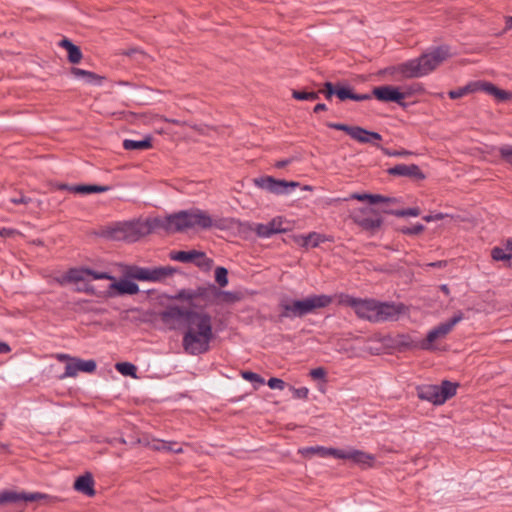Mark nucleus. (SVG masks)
<instances>
[{
    "mask_svg": "<svg viewBox=\"0 0 512 512\" xmlns=\"http://www.w3.org/2000/svg\"><path fill=\"white\" fill-rule=\"evenodd\" d=\"M196 300V306L188 304V307L168 305L160 311V321L170 330L182 328L183 332H203L213 329V318L210 313L204 310V305Z\"/></svg>",
    "mask_w": 512,
    "mask_h": 512,
    "instance_id": "nucleus-1",
    "label": "nucleus"
},
{
    "mask_svg": "<svg viewBox=\"0 0 512 512\" xmlns=\"http://www.w3.org/2000/svg\"><path fill=\"white\" fill-rule=\"evenodd\" d=\"M332 302L333 297L326 294H312L303 299L284 296L279 300L280 313L275 322L282 323L285 319L303 318L308 314L316 313L318 309L328 307Z\"/></svg>",
    "mask_w": 512,
    "mask_h": 512,
    "instance_id": "nucleus-2",
    "label": "nucleus"
},
{
    "mask_svg": "<svg viewBox=\"0 0 512 512\" xmlns=\"http://www.w3.org/2000/svg\"><path fill=\"white\" fill-rule=\"evenodd\" d=\"M174 301H182L196 306V300L204 302V306L209 305L214 300L219 299L223 303L232 304L241 300L238 292L224 291L214 284L198 286L196 289H180L175 295L169 297Z\"/></svg>",
    "mask_w": 512,
    "mask_h": 512,
    "instance_id": "nucleus-3",
    "label": "nucleus"
},
{
    "mask_svg": "<svg viewBox=\"0 0 512 512\" xmlns=\"http://www.w3.org/2000/svg\"><path fill=\"white\" fill-rule=\"evenodd\" d=\"M449 55L448 46H438L418 58L400 64L397 70L406 78L422 77L436 69Z\"/></svg>",
    "mask_w": 512,
    "mask_h": 512,
    "instance_id": "nucleus-4",
    "label": "nucleus"
},
{
    "mask_svg": "<svg viewBox=\"0 0 512 512\" xmlns=\"http://www.w3.org/2000/svg\"><path fill=\"white\" fill-rule=\"evenodd\" d=\"M99 235L109 240L125 241L128 243L137 242L145 236L144 226L140 219L115 222L109 226L103 227Z\"/></svg>",
    "mask_w": 512,
    "mask_h": 512,
    "instance_id": "nucleus-5",
    "label": "nucleus"
},
{
    "mask_svg": "<svg viewBox=\"0 0 512 512\" xmlns=\"http://www.w3.org/2000/svg\"><path fill=\"white\" fill-rule=\"evenodd\" d=\"M459 383L443 380L440 385L424 384L416 388L419 399L433 405H442L457 393Z\"/></svg>",
    "mask_w": 512,
    "mask_h": 512,
    "instance_id": "nucleus-6",
    "label": "nucleus"
},
{
    "mask_svg": "<svg viewBox=\"0 0 512 512\" xmlns=\"http://www.w3.org/2000/svg\"><path fill=\"white\" fill-rule=\"evenodd\" d=\"M215 339L214 329L203 332H183L182 348L191 356H199L211 350V343Z\"/></svg>",
    "mask_w": 512,
    "mask_h": 512,
    "instance_id": "nucleus-7",
    "label": "nucleus"
},
{
    "mask_svg": "<svg viewBox=\"0 0 512 512\" xmlns=\"http://www.w3.org/2000/svg\"><path fill=\"white\" fill-rule=\"evenodd\" d=\"M175 227L177 232L187 229L199 227L201 229H209L214 223L211 216L199 208L189 210H181L175 213Z\"/></svg>",
    "mask_w": 512,
    "mask_h": 512,
    "instance_id": "nucleus-8",
    "label": "nucleus"
},
{
    "mask_svg": "<svg viewBox=\"0 0 512 512\" xmlns=\"http://www.w3.org/2000/svg\"><path fill=\"white\" fill-rule=\"evenodd\" d=\"M340 302L341 304L351 307L359 318L376 323L378 301L374 299H361L350 295H343Z\"/></svg>",
    "mask_w": 512,
    "mask_h": 512,
    "instance_id": "nucleus-9",
    "label": "nucleus"
},
{
    "mask_svg": "<svg viewBox=\"0 0 512 512\" xmlns=\"http://www.w3.org/2000/svg\"><path fill=\"white\" fill-rule=\"evenodd\" d=\"M463 319V313L461 311L454 314L448 321L440 323L438 326L431 329L425 339L419 341V349L425 351H431L434 349L433 343L439 338H443L448 335L454 326Z\"/></svg>",
    "mask_w": 512,
    "mask_h": 512,
    "instance_id": "nucleus-10",
    "label": "nucleus"
},
{
    "mask_svg": "<svg viewBox=\"0 0 512 512\" xmlns=\"http://www.w3.org/2000/svg\"><path fill=\"white\" fill-rule=\"evenodd\" d=\"M253 181L258 188H261L276 195L289 194L291 190L295 189L300 185V183L296 181L280 180L272 176L258 177L255 178Z\"/></svg>",
    "mask_w": 512,
    "mask_h": 512,
    "instance_id": "nucleus-11",
    "label": "nucleus"
},
{
    "mask_svg": "<svg viewBox=\"0 0 512 512\" xmlns=\"http://www.w3.org/2000/svg\"><path fill=\"white\" fill-rule=\"evenodd\" d=\"M169 258L173 261L182 263H194L199 268L209 269L213 264V260L211 258H208L204 252L197 250H174L169 253Z\"/></svg>",
    "mask_w": 512,
    "mask_h": 512,
    "instance_id": "nucleus-12",
    "label": "nucleus"
},
{
    "mask_svg": "<svg viewBox=\"0 0 512 512\" xmlns=\"http://www.w3.org/2000/svg\"><path fill=\"white\" fill-rule=\"evenodd\" d=\"M372 97H375L378 101L384 103H396L401 107H406L404 102V96L401 93L400 87L392 85H383L374 87L371 93H368Z\"/></svg>",
    "mask_w": 512,
    "mask_h": 512,
    "instance_id": "nucleus-13",
    "label": "nucleus"
},
{
    "mask_svg": "<svg viewBox=\"0 0 512 512\" xmlns=\"http://www.w3.org/2000/svg\"><path fill=\"white\" fill-rule=\"evenodd\" d=\"M48 499H51L48 494L40 492L27 493L12 490H4L0 492V505L8 503L18 504L20 502H35Z\"/></svg>",
    "mask_w": 512,
    "mask_h": 512,
    "instance_id": "nucleus-14",
    "label": "nucleus"
},
{
    "mask_svg": "<svg viewBox=\"0 0 512 512\" xmlns=\"http://www.w3.org/2000/svg\"><path fill=\"white\" fill-rule=\"evenodd\" d=\"M407 307L403 303L379 302L376 312V323L385 321H396L399 316L405 314Z\"/></svg>",
    "mask_w": 512,
    "mask_h": 512,
    "instance_id": "nucleus-15",
    "label": "nucleus"
},
{
    "mask_svg": "<svg viewBox=\"0 0 512 512\" xmlns=\"http://www.w3.org/2000/svg\"><path fill=\"white\" fill-rule=\"evenodd\" d=\"M144 226V234L149 235L156 230H164L167 233H174L176 231L175 213L166 217L148 218L142 221Z\"/></svg>",
    "mask_w": 512,
    "mask_h": 512,
    "instance_id": "nucleus-16",
    "label": "nucleus"
},
{
    "mask_svg": "<svg viewBox=\"0 0 512 512\" xmlns=\"http://www.w3.org/2000/svg\"><path fill=\"white\" fill-rule=\"evenodd\" d=\"M337 459L351 460L362 468H370L375 462L373 454L352 448L348 450L339 449Z\"/></svg>",
    "mask_w": 512,
    "mask_h": 512,
    "instance_id": "nucleus-17",
    "label": "nucleus"
},
{
    "mask_svg": "<svg viewBox=\"0 0 512 512\" xmlns=\"http://www.w3.org/2000/svg\"><path fill=\"white\" fill-rule=\"evenodd\" d=\"M139 292V286L134 281L129 279H121L120 281L113 280L108 286L106 294L108 297L135 295Z\"/></svg>",
    "mask_w": 512,
    "mask_h": 512,
    "instance_id": "nucleus-18",
    "label": "nucleus"
},
{
    "mask_svg": "<svg viewBox=\"0 0 512 512\" xmlns=\"http://www.w3.org/2000/svg\"><path fill=\"white\" fill-rule=\"evenodd\" d=\"M390 176L408 177L416 181L426 179V175L417 164H397L387 170Z\"/></svg>",
    "mask_w": 512,
    "mask_h": 512,
    "instance_id": "nucleus-19",
    "label": "nucleus"
},
{
    "mask_svg": "<svg viewBox=\"0 0 512 512\" xmlns=\"http://www.w3.org/2000/svg\"><path fill=\"white\" fill-rule=\"evenodd\" d=\"M326 126L331 129L347 133L352 139L359 143L368 144L370 142V139H368V130L361 126H350L347 124L334 122H328L326 123Z\"/></svg>",
    "mask_w": 512,
    "mask_h": 512,
    "instance_id": "nucleus-20",
    "label": "nucleus"
},
{
    "mask_svg": "<svg viewBox=\"0 0 512 512\" xmlns=\"http://www.w3.org/2000/svg\"><path fill=\"white\" fill-rule=\"evenodd\" d=\"M97 368V363L95 360H82L80 358H76L71 363H67L65 367V372L61 379L66 377H75L79 371L86 373H93Z\"/></svg>",
    "mask_w": 512,
    "mask_h": 512,
    "instance_id": "nucleus-21",
    "label": "nucleus"
},
{
    "mask_svg": "<svg viewBox=\"0 0 512 512\" xmlns=\"http://www.w3.org/2000/svg\"><path fill=\"white\" fill-rule=\"evenodd\" d=\"M294 241L296 244H298L301 247L308 248H316L321 243L327 242V241H333V237L327 236L325 234H320L317 232H310L307 235H297L294 236Z\"/></svg>",
    "mask_w": 512,
    "mask_h": 512,
    "instance_id": "nucleus-22",
    "label": "nucleus"
},
{
    "mask_svg": "<svg viewBox=\"0 0 512 512\" xmlns=\"http://www.w3.org/2000/svg\"><path fill=\"white\" fill-rule=\"evenodd\" d=\"M94 486L95 481L93 475L90 472H86L85 474L78 476L73 484L74 490L88 497L95 496L96 490Z\"/></svg>",
    "mask_w": 512,
    "mask_h": 512,
    "instance_id": "nucleus-23",
    "label": "nucleus"
},
{
    "mask_svg": "<svg viewBox=\"0 0 512 512\" xmlns=\"http://www.w3.org/2000/svg\"><path fill=\"white\" fill-rule=\"evenodd\" d=\"M366 211L367 209L360 210L359 214L355 213L352 215V219L363 230L374 232L382 226L383 219L381 217H365L363 214Z\"/></svg>",
    "mask_w": 512,
    "mask_h": 512,
    "instance_id": "nucleus-24",
    "label": "nucleus"
},
{
    "mask_svg": "<svg viewBox=\"0 0 512 512\" xmlns=\"http://www.w3.org/2000/svg\"><path fill=\"white\" fill-rule=\"evenodd\" d=\"M336 97L340 101H346V100L366 101V100L371 99V95L355 93L351 86L342 85L340 83H336Z\"/></svg>",
    "mask_w": 512,
    "mask_h": 512,
    "instance_id": "nucleus-25",
    "label": "nucleus"
},
{
    "mask_svg": "<svg viewBox=\"0 0 512 512\" xmlns=\"http://www.w3.org/2000/svg\"><path fill=\"white\" fill-rule=\"evenodd\" d=\"M339 449L337 448H327L324 446H309V447H303L298 450L299 454H301L304 457H312L314 455H317L321 458H326L329 456H332L337 459Z\"/></svg>",
    "mask_w": 512,
    "mask_h": 512,
    "instance_id": "nucleus-26",
    "label": "nucleus"
},
{
    "mask_svg": "<svg viewBox=\"0 0 512 512\" xmlns=\"http://www.w3.org/2000/svg\"><path fill=\"white\" fill-rule=\"evenodd\" d=\"M491 257L494 261H510L512 259V238L502 242V246L491 249Z\"/></svg>",
    "mask_w": 512,
    "mask_h": 512,
    "instance_id": "nucleus-27",
    "label": "nucleus"
},
{
    "mask_svg": "<svg viewBox=\"0 0 512 512\" xmlns=\"http://www.w3.org/2000/svg\"><path fill=\"white\" fill-rule=\"evenodd\" d=\"M349 199H355L358 201H367L369 204L374 205L378 203H396L397 198L385 197L380 194H369V193H353Z\"/></svg>",
    "mask_w": 512,
    "mask_h": 512,
    "instance_id": "nucleus-28",
    "label": "nucleus"
},
{
    "mask_svg": "<svg viewBox=\"0 0 512 512\" xmlns=\"http://www.w3.org/2000/svg\"><path fill=\"white\" fill-rule=\"evenodd\" d=\"M59 46L64 48L68 53V61L77 64L81 61L83 54L81 49L75 45L70 39L64 37L60 40Z\"/></svg>",
    "mask_w": 512,
    "mask_h": 512,
    "instance_id": "nucleus-29",
    "label": "nucleus"
},
{
    "mask_svg": "<svg viewBox=\"0 0 512 512\" xmlns=\"http://www.w3.org/2000/svg\"><path fill=\"white\" fill-rule=\"evenodd\" d=\"M150 267H140L137 265H130L125 271L127 278L151 282Z\"/></svg>",
    "mask_w": 512,
    "mask_h": 512,
    "instance_id": "nucleus-30",
    "label": "nucleus"
},
{
    "mask_svg": "<svg viewBox=\"0 0 512 512\" xmlns=\"http://www.w3.org/2000/svg\"><path fill=\"white\" fill-rule=\"evenodd\" d=\"M71 74L76 78H83L87 84L101 85L104 77L81 68L72 67Z\"/></svg>",
    "mask_w": 512,
    "mask_h": 512,
    "instance_id": "nucleus-31",
    "label": "nucleus"
},
{
    "mask_svg": "<svg viewBox=\"0 0 512 512\" xmlns=\"http://www.w3.org/2000/svg\"><path fill=\"white\" fill-rule=\"evenodd\" d=\"M178 269L172 266L150 267L151 282H161L173 276Z\"/></svg>",
    "mask_w": 512,
    "mask_h": 512,
    "instance_id": "nucleus-32",
    "label": "nucleus"
},
{
    "mask_svg": "<svg viewBox=\"0 0 512 512\" xmlns=\"http://www.w3.org/2000/svg\"><path fill=\"white\" fill-rule=\"evenodd\" d=\"M152 147V139L150 136L145 137L142 140L125 139L123 141V148L125 150H148Z\"/></svg>",
    "mask_w": 512,
    "mask_h": 512,
    "instance_id": "nucleus-33",
    "label": "nucleus"
},
{
    "mask_svg": "<svg viewBox=\"0 0 512 512\" xmlns=\"http://www.w3.org/2000/svg\"><path fill=\"white\" fill-rule=\"evenodd\" d=\"M73 193L75 194H92V193H102L107 192L111 189L110 186L105 185H96V184H79L74 185Z\"/></svg>",
    "mask_w": 512,
    "mask_h": 512,
    "instance_id": "nucleus-34",
    "label": "nucleus"
},
{
    "mask_svg": "<svg viewBox=\"0 0 512 512\" xmlns=\"http://www.w3.org/2000/svg\"><path fill=\"white\" fill-rule=\"evenodd\" d=\"M86 271H87L86 267L70 268L63 275V281H66L68 283H78V282L84 281L85 277L87 276Z\"/></svg>",
    "mask_w": 512,
    "mask_h": 512,
    "instance_id": "nucleus-35",
    "label": "nucleus"
},
{
    "mask_svg": "<svg viewBox=\"0 0 512 512\" xmlns=\"http://www.w3.org/2000/svg\"><path fill=\"white\" fill-rule=\"evenodd\" d=\"M385 214L388 215H394L396 217H417L421 214V210L419 207H410L405 209H398V210H384Z\"/></svg>",
    "mask_w": 512,
    "mask_h": 512,
    "instance_id": "nucleus-36",
    "label": "nucleus"
},
{
    "mask_svg": "<svg viewBox=\"0 0 512 512\" xmlns=\"http://www.w3.org/2000/svg\"><path fill=\"white\" fill-rule=\"evenodd\" d=\"M475 87H476V84H474V82H471L463 87L449 91L448 96L450 99H453V100L459 99L471 92H475Z\"/></svg>",
    "mask_w": 512,
    "mask_h": 512,
    "instance_id": "nucleus-37",
    "label": "nucleus"
},
{
    "mask_svg": "<svg viewBox=\"0 0 512 512\" xmlns=\"http://www.w3.org/2000/svg\"><path fill=\"white\" fill-rule=\"evenodd\" d=\"M397 346L401 349H416L419 348V342L415 341L409 335H399L396 340Z\"/></svg>",
    "mask_w": 512,
    "mask_h": 512,
    "instance_id": "nucleus-38",
    "label": "nucleus"
},
{
    "mask_svg": "<svg viewBox=\"0 0 512 512\" xmlns=\"http://www.w3.org/2000/svg\"><path fill=\"white\" fill-rule=\"evenodd\" d=\"M292 97L299 101H315L319 99V92L305 91V90H293Z\"/></svg>",
    "mask_w": 512,
    "mask_h": 512,
    "instance_id": "nucleus-39",
    "label": "nucleus"
},
{
    "mask_svg": "<svg viewBox=\"0 0 512 512\" xmlns=\"http://www.w3.org/2000/svg\"><path fill=\"white\" fill-rule=\"evenodd\" d=\"M215 281L219 285V288L225 287L228 285V270L225 267L218 266L215 269L214 273Z\"/></svg>",
    "mask_w": 512,
    "mask_h": 512,
    "instance_id": "nucleus-40",
    "label": "nucleus"
},
{
    "mask_svg": "<svg viewBox=\"0 0 512 512\" xmlns=\"http://www.w3.org/2000/svg\"><path fill=\"white\" fill-rule=\"evenodd\" d=\"M116 369L124 376L135 377L137 368L130 362H120L116 364Z\"/></svg>",
    "mask_w": 512,
    "mask_h": 512,
    "instance_id": "nucleus-41",
    "label": "nucleus"
},
{
    "mask_svg": "<svg viewBox=\"0 0 512 512\" xmlns=\"http://www.w3.org/2000/svg\"><path fill=\"white\" fill-rule=\"evenodd\" d=\"M377 149H379L384 155L389 157H406L414 154L413 152L406 149L391 150L389 148L383 147L382 145H377Z\"/></svg>",
    "mask_w": 512,
    "mask_h": 512,
    "instance_id": "nucleus-42",
    "label": "nucleus"
},
{
    "mask_svg": "<svg viewBox=\"0 0 512 512\" xmlns=\"http://www.w3.org/2000/svg\"><path fill=\"white\" fill-rule=\"evenodd\" d=\"M254 231L257 234V236H259L261 238H269L272 235L276 234V230L273 229V228H270L268 223H266V224H262V223L256 224Z\"/></svg>",
    "mask_w": 512,
    "mask_h": 512,
    "instance_id": "nucleus-43",
    "label": "nucleus"
},
{
    "mask_svg": "<svg viewBox=\"0 0 512 512\" xmlns=\"http://www.w3.org/2000/svg\"><path fill=\"white\" fill-rule=\"evenodd\" d=\"M474 84H476V87H475V91H483L489 95H492L494 96L498 87H496L494 84L490 83V82H481V81H477V82H474Z\"/></svg>",
    "mask_w": 512,
    "mask_h": 512,
    "instance_id": "nucleus-44",
    "label": "nucleus"
},
{
    "mask_svg": "<svg viewBox=\"0 0 512 512\" xmlns=\"http://www.w3.org/2000/svg\"><path fill=\"white\" fill-rule=\"evenodd\" d=\"M400 89H401V93L404 96V99L423 91L422 85L419 83H414L412 85L403 86Z\"/></svg>",
    "mask_w": 512,
    "mask_h": 512,
    "instance_id": "nucleus-45",
    "label": "nucleus"
},
{
    "mask_svg": "<svg viewBox=\"0 0 512 512\" xmlns=\"http://www.w3.org/2000/svg\"><path fill=\"white\" fill-rule=\"evenodd\" d=\"M86 273L87 276H91L94 280H115V277L113 275L105 271H95L91 268H87Z\"/></svg>",
    "mask_w": 512,
    "mask_h": 512,
    "instance_id": "nucleus-46",
    "label": "nucleus"
},
{
    "mask_svg": "<svg viewBox=\"0 0 512 512\" xmlns=\"http://www.w3.org/2000/svg\"><path fill=\"white\" fill-rule=\"evenodd\" d=\"M498 152L501 159L512 166V145H503Z\"/></svg>",
    "mask_w": 512,
    "mask_h": 512,
    "instance_id": "nucleus-47",
    "label": "nucleus"
},
{
    "mask_svg": "<svg viewBox=\"0 0 512 512\" xmlns=\"http://www.w3.org/2000/svg\"><path fill=\"white\" fill-rule=\"evenodd\" d=\"M498 152L501 159L512 166V145H503Z\"/></svg>",
    "mask_w": 512,
    "mask_h": 512,
    "instance_id": "nucleus-48",
    "label": "nucleus"
},
{
    "mask_svg": "<svg viewBox=\"0 0 512 512\" xmlns=\"http://www.w3.org/2000/svg\"><path fill=\"white\" fill-rule=\"evenodd\" d=\"M323 87L324 88L318 92L319 94L323 93L327 100H331L334 95L336 96V84L327 81L323 84Z\"/></svg>",
    "mask_w": 512,
    "mask_h": 512,
    "instance_id": "nucleus-49",
    "label": "nucleus"
},
{
    "mask_svg": "<svg viewBox=\"0 0 512 512\" xmlns=\"http://www.w3.org/2000/svg\"><path fill=\"white\" fill-rule=\"evenodd\" d=\"M424 230H425V226L420 223H417L412 227H403V228L399 229V231L404 235H419Z\"/></svg>",
    "mask_w": 512,
    "mask_h": 512,
    "instance_id": "nucleus-50",
    "label": "nucleus"
},
{
    "mask_svg": "<svg viewBox=\"0 0 512 512\" xmlns=\"http://www.w3.org/2000/svg\"><path fill=\"white\" fill-rule=\"evenodd\" d=\"M242 377L250 382L258 383L259 385H263L265 383L264 378H262L259 374L252 371H243Z\"/></svg>",
    "mask_w": 512,
    "mask_h": 512,
    "instance_id": "nucleus-51",
    "label": "nucleus"
},
{
    "mask_svg": "<svg viewBox=\"0 0 512 512\" xmlns=\"http://www.w3.org/2000/svg\"><path fill=\"white\" fill-rule=\"evenodd\" d=\"M309 375L314 380H323L326 381V370L323 367H317L314 369H311L309 372Z\"/></svg>",
    "mask_w": 512,
    "mask_h": 512,
    "instance_id": "nucleus-52",
    "label": "nucleus"
},
{
    "mask_svg": "<svg viewBox=\"0 0 512 512\" xmlns=\"http://www.w3.org/2000/svg\"><path fill=\"white\" fill-rule=\"evenodd\" d=\"M267 385L271 389L283 390L286 386V383L280 378L272 377L268 380Z\"/></svg>",
    "mask_w": 512,
    "mask_h": 512,
    "instance_id": "nucleus-53",
    "label": "nucleus"
},
{
    "mask_svg": "<svg viewBox=\"0 0 512 512\" xmlns=\"http://www.w3.org/2000/svg\"><path fill=\"white\" fill-rule=\"evenodd\" d=\"M290 389L293 392L294 398L306 399L308 397L309 390L306 387L295 388L291 386Z\"/></svg>",
    "mask_w": 512,
    "mask_h": 512,
    "instance_id": "nucleus-54",
    "label": "nucleus"
},
{
    "mask_svg": "<svg viewBox=\"0 0 512 512\" xmlns=\"http://www.w3.org/2000/svg\"><path fill=\"white\" fill-rule=\"evenodd\" d=\"M494 97L498 101H500V102H505V101L511 99L512 94L510 92H508V91H505V90H502V89L498 88L496 93H495V95H494Z\"/></svg>",
    "mask_w": 512,
    "mask_h": 512,
    "instance_id": "nucleus-55",
    "label": "nucleus"
},
{
    "mask_svg": "<svg viewBox=\"0 0 512 512\" xmlns=\"http://www.w3.org/2000/svg\"><path fill=\"white\" fill-rule=\"evenodd\" d=\"M368 139H370V142L368 144H371L377 148V145H380L377 143L378 141L382 140V135L375 131L368 130Z\"/></svg>",
    "mask_w": 512,
    "mask_h": 512,
    "instance_id": "nucleus-56",
    "label": "nucleus"
},
{
    "mask_svg": "<svg viewBox=\"0 0 512 512\" xmlns=\"http://www.w3.org/2000/svg\"><path fill=\"white\" fill-rule=\"evenodd\" d=\"M10 202L15 204V205H18V204H25L26 205V204L31 202V198L26 197L25 195L20 193L19 196H15V197L10 198Z\"/></svg>",
    "mask_w": 512,
    "mask_h": 512,
    "instance_id": "nucleus-57",
    "label": "nucleus"
},
{
    "mask_svg": "<svg viewBox=\"0 0 512 512\" xmlns=\"http://www.w3.org/2000/svg\"><path fill=\"white\" fill-rule=\"evenodd\" d=\"M122 54L126 55V56H129V57H134L136 55H139L141 58L146 57V54L141 49H139V48L127 49V50L123 51Z\"/></svg>",
    "mask_w": 512,
    "mask_h": 512,
    "instance_id": "nucleus-58",
    "label": "nucleus"
},
{
    "mask_svg": "<svg viewBox=\"0 0 512 512\" xmlns=\"http://www.w3.org/2000/svg\"><path fill=\"white\" fill-rule=\"evenodd\" d=\"M268 225H269L270 228H273V229L276 230V234L277 233L285 232V229L281 227V225H282V221L281 220H278V219L274 218L270 222H268Z\"/></svg>",
    "mask_w": 512,
    "mask_h": 512,
    "instance_id": "nucleus-59",
    "label": "nucleus"
},
{
    "mask_svg": "<svg viewBox=\"0 0 512 512\" xmlns=\"http://www.w3.org/2000/svg\"><path fill=\"white\" fill-rule=\"evenodd\" d=\"M445 217V214L443 213H436V214H429V215H425L423 217V220L426 221V222H432V221H437V220H442L444 219Z\"/></svg>",
    "mask_w": 512,
    "mask_h": 512,
    "instance_id": "nucleus-60",
    "label": "nucleus"
},
{
    "mask_svg": "<svg viewBox=\"0 0 512 512\" xmlns=\"http://www.w3.org/2000/svg\"><path fill=\"white\" fill-rule=\"evenodd\" d=\"M56 359L60 362L71 363L73 362V360H75V357H71L70 355L65 353H58L56 354Z\"/></svg>",
    "mask_w": 512,
    "mask_h": 512,
    "instance_id": "nucleus-61",
    "label": "nucleus"
},
{
    "mask_svg": "<svg viewBox=\"0 0 512 512\" xmlns=\"http://www.w3.org/2000/svg\"><path fill=\"white\" fill-rule=\"evenodd\" d=\"M11 352V347L7 342L0 340V354H8Z\"/></svg>",
    "mask_w": 512,
    "mask_h": 512,
    "instance_id": "nucleus-62",
    "label": "nucleus"
},
{
    "mask_svg": "<svg viewBox=\"0 0 512 512\" xmlns=\"http://www.w3.org/2000/svg\"><path fill=\"white\" fill-rule=\"evenodd\" d=\"M74 185H69V184H65V183H59L56 185V188L58 190H65V191H69L71 193H73V188Z\"/></svg>",
    "mask_w": 512,
    "mask_h": 512,
    "instance_id": "nucleus-63",
    "label": "nucleus"
},
{
    "mask_svg": "<svg viewBox=\"0 0 512 512\" xmlns=\"http://www.w3.org/2000/svg\"><path fill=\"white\" fill-rule=\"evenodd\" d=\"M290 163H291V159L280 160L275 163V167L278 169H282Z\"/></svg>",
    "mask_w": 512,
    "mask_h": 512,
    "instance_id": "nucleus-64",
    "label": "nucleus"
}]
</instances>
